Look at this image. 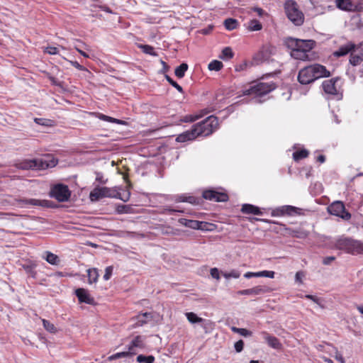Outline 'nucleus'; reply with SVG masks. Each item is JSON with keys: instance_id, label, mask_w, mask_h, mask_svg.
I'll use <instances>...</instances> for the list:
<instances>
[{"instance_id": "4c0bfd02", "label": "nucleus", "mask_w": 363, "mask_h": 363, "mask_svg": "<svg viewBox=\"0 0 363 363\" xmlns=\"http://www.w3.org/2000/svg\"><path fill=\"white\" fill-rule=\"evenodd\" d=\"M222 275L225 279H230V278L238 279L240 277V273L238 270L233 269L230 272H222Z\"/></svg>"}, {"instance_id": "aec40b11", "label": "nucleus", "mask_w": 363, "mask_h": 363, "mask_svg": "<svg viewBox=\"0 0 363 363\" xmlns=\"http://www.w3.org/2000/svg\"><path fill=\"white\" fill-rule=\"evenodd\" d=\"M197 138L196 135V132L194 131V125L191 128V130H186L183 133L179 135L176 139V140L179 143H184L189 140H192Z\"/></svg>"}, {"instance_id": "0e129e2a", "label": "nucleus", "mask_w": 363, "mask_h": 363, "mask_svg": "<svg viewBox=\"0 0 363 363\" xmlns=\"http://www.w3.org/2000/svg\"><path fill=\"white\" fill-rule=\"evenodd\" d=\"M304 276L303 273L302 272H297L295 276L296 281L301 283L302 282V277Z\"/></svg>"}, {"instance_id": "ddd939ff", "label": "nucleus", "mask_w": 363, "mask_h": 363, "mask_svg": "<svg viewBox=\"0 0 363 363\" xmlns=\"http://www.w3.org/2000/svg\"><path fill=\"white\" fill-rule=\"evenodd\" d=\"M340 81L339 77L332 78L325 80L322 84V87L325 94L330 95H337L338 90L337 83Z\"/></svg>"}, {"instance_id": "bb28decb", "label": "nucleus", "mask_w": 363, "mask_h": 363, "mask_svg": "<svg viewBox=\"0 0 363 363\" xmlns=\"http://www.w3.org/2000/svg\"><path fill=\"white\" fill-rule=\"evenodd\" d=\"M363 61V55H359L355 52L352 51L350 57V63L353 66L359 65Z\"/></svg>"}, {"instance_id": "680f3d73", "label": "nucleus", "mask_w": 363, "mask_h": 363, "mask_svg": "<svg viewBox=\"0 0 363 363\" xmlns=\"http://www.w3.org/2000/svg\"><path fill=\"white\" fill-rule=\"evenodd\" d=\"M333 260H335V257H333V256L326 257L323 259V264L325 265H328V264H330Z\"/></svg>"}, {"instance_id": "7c9ffc66", "label": "nucleus", "mask_w": 363, "mask_h": 363, "mask_svg": "<svg viewBox=\"0 0 363 363\" xmlns=\"http://www.w3.org/2000/svg\"><path fill=\"white\" fill-rule=\"evenodd\" d=\"M238 25V22L236 19L234 18H227L224 21V26L225 28L228 30H233L237 28Z\"/></svg>"}, {"instance_id": "a211bd4d", "label": "nucleus", "mask_w": 363, "mask_h": 363, "mask_svg": "<svg viewBox=\"0 0 363 363\" xmlns=\"http://www.w3.org/2000/svg\"><path fill=\"white\" fill-rule=\"evenodd\" d=\"M336 6L343 11H354L357 6L350 0H336Z\"/></svg>"}, {"instance_id": "5fc2aeb1", "label": "nucleus", "mask_w": 363, "mask_h": 363, "mask_svg": "<svg viewBox=\"0 0 363 363\" xmlns=\"http://www.w3.org/2000/svg\"><path fill=\"white\" fill-rule=\"evenodd\" d=\"M96 181L101 184H106L107 182V179H104V175L101 172H96Z\"/></svg>"}, {"instance_id": "473e14b6", "label": "nucleus", "mask_w": 363, "mask_h": 363, "mask_svg": "<svg viewBox=\"0 0 363 363\" xmlns=\"http://www.w3.org/2000/svg\"><path fill=\"white\" fill-rule=\"evenodd\" d=\"M308 155V150L303 149L301 150H298V151L294 152L293 153V158L295 161H298L300 160L307 157Z\"/></svg>"}, {"instance_id": "7ed1b4c3", "label": "nucleus", "mask_w": 363, "mask_h": 363, "mask_svg": "<svg viewBox=\"0 0 363 363\" xmlns=\"http://www.w3.org/2000/svg\"><path fill=\"white\" fill-rule=\"evenodd\" d=\"M130 194H126V197L123 198L121 196V193L117 191L115 189H111L108 187H95L89 194V198L91 201H97L102 198L108 197V198H116L121 199L123 201H128L130 198Z\"/></svg>"}, {"instance_id": "1a4fd4ad", "label": "nucleus", "mask_w": 363, "mask_h": 363, "mask_svg": "<svg viewBox=\"0 0 363 363\" xmlns=\"http://www.w3.org/2000/svg\"><path fill=\"white\" fill-rule=\"evenodd\" d=\"M50 195L59 202H65L69 199L71 191L67 185L57 184L52 187Z\"/></svg>"}, {"instance_id": "39448f33", "label": "nucleus", "mask_w": 363, "mask_h": 363, "mask_svg": "<svg viewBox=\"0 0 363 363\" xmlns=\"http://www.w3.org/2000/svg\"><path fill=\"white\" fill-rule=\"evenodd\" d=\"M286 16L295 26H301L304 22V15L294 0H287L284 4Z\"/></svg>"}, {"instance_id": "c756f323", "label": "nucleus", "mask_w": 363, "mask_h": 363, "mask_svg": "<svg viewBox=\"0 0 363 363\" xmlns=\"http://www.w3.org/2000/svg\"><path fill=\"white\" fill-rule=\"evenodd\" d=\"M234 54L233 52L232 49L230 47H226L223 49L220 55H219V58L227 60L233 58Z\"/></svg>"}, {"instance_id": "8fccbe9b", "label": "nucleus", "mask_w": 363, "mask_h": 363, "mask_svg": "<svg viewBox=\"0 0 363 363\" xmlns=\"http://www.w3.org/2000/svg\"><path fill=\"white\" fill-rule=\"evenodd\" d=\"M196 199L194 196H179V198L177 199L178 201L181 202H188L190 203H194L195 202Z\"/></svg>"}, {"instance_id": "2f4dec72", "label": "nucleus", "mask_w": 363, "mask_h": 363, "mask_svg": "<svg viewBox=\"0 0 363 363\" xmlns=\"http://www.w3.org/2000/svg\"><path fill=\"white\" fill-rule=\"evenodd\" d=\"M186 317L187 320L192 324L194 323H200L201 322H203V319L199 318L196 313L193 312L186 313Z\"/></svg>"}, {"instance_id": "423d86ee", "label": "nucleus", "mask_w": 363, "mask_h": 363, "mask_svg": "<svg viewBox=\"0 0 363 363\" xmlns=\"http://www.w3.org/2000/svg\"><path fill=\"white\" fill-rule=\"evenodd\" d=\"M275 89L273 83L259 82L250 86L249 89L243 90V95H249L254 96L256 103H260L261 101L257 98L263 96Z\"/></svg>"}, {"instance_id": "4468645a", "label": "nucleus", "mask_w": 363, "mask_h": 363, "mask_svg": "<svg viewBox=\"0 0 363 363\" xmlns=\"http://www.w3.org/2000/svg\"><path fill=\"white\" fill-rule=\"evenodd\" d=\"M271 289L267 286H256L251 289H243L238 291L237 293L239 295H247V296H257L262 295L266 293L270 292Z\"/></svg>"}, {"instance_id": "49530a36", "label": "nucleus", "mask_w": 363, "mask_h": 363, "mask_svg": "<svg viewBox=\"0 0 363 363\" xmlns=\"http://www.w3.org/2000/svg\"><path fill=\"white\" fill-rule=\"evenodd\" d=\"M113 267L112 266H108L105 269V274L104 275V279L107 281L110 279L112 273H113Z\"/></svg>"}, {"instance_id": "052dcab7", "label": "nucleus", "mask_w": 363, "mask_h": 363, "mask_svg": "<svg viewBox=\"0 0 363 363\" xmlns=\"http://www.w3.org/2000/svg\"><path fill=\"white\" fill-rule=\"evenodd\" d=\"M135 347L133 346V344L130 342V345L128 346V350L125 351L128 353V356H133L136 354Z\"/></svg>"}, {"instance_id": "bf43d9fd", "label": "nucleus", "mask_w": 363, "mask_h": 363, "mask_svg": "<svg viewBox=\"0 0 363 363\" xmlns=\"http://www.w3.org/2000/svg\"><path fill=\"white\" fill-rule=\"evenodd\" d=\"M211 275L213 278L217 280L220 279V273L217 268H212L211 269Z\"/></svg>"}, {"instance_id": "a19ab883", "label": "nucleus", "mask_w": 363, "mask_h": 363, "mask_svg": "<svg viewBox=\"0 0 363 363\" xmlns=\"http://www.w3.org/2000/svg\"><path fill=\"white\" fill-rule=\"evenodd\" d=\"M131 343L133 344V347H140L143 348L144 347V343H143V339L141 336L138 335L136 336L132 341Z\"/></svg>"}, {"instance_id": "b1692460", "label": "nucleus", "mask_w": 363, "mask_h": 363, "mask_svg": "<svg viewBox=\"0 0 363 363\" xmlns=\"http://www.w3.org/2000/svg\"><path fill=\"white\" fill-rule=\"evenodd\" d=\"M241 211L246 214H253L259 216L262 214L260 209L252 204L245 203L243 204L241 208Z\"/></svg>"}, {"instance_id": "9d476101", "label": "nucleus", "mask_w": 363, "mask_h": 363, "mask_svg": "<svg viewBox=\"0 0 363 363\" xmlns=\"http://www.w3.org/2000/svg\"><path fill=\"white\" fill-rule=\"evenodd\" d=\"M328 212L345 220H349L352 217L351 213L346 211L344 203L340 201H336L330 204Z\"/></svg>"}, {"instance_id": "20e7f679", "label": "nucleus", "mask_w": 363, "mask_h": 363, "mask_svg": "<svg viewBox=\"0 0 363 363\" xmlns=\"http://www.w3.org/2000/svg\"><path fill=\"white\" fill-rule=\"evenodd\" d=\"M218 118L210 116L201 122L194 125V131L197 137L208 136L218 128Z\"/></svg>"}, {"instance_id": "e433bc0d", "label": "nucleus", "mask_w": 363, "mask_h": 363, "mask_svg": "<svg viewBox=\"0 0 363 363\" xmlns=\"http://www.w3.org/2000/svg\"><path fill=\"white\" fill-rule=\"evenodd\" d=\"M43 326L45 328V329L51 333H56L57 330L56 328V327L52 324L51 323L50 321L47 320H45L43 319Z\"/></svg>"}, {"instance_id": "69168bd1", "label": "nucleus", "mask_w": 363, "mask_h": 363, "mask_svg": "<svg viewBox=\"0 0 363 363\" xmlns=\"http://www.w3.org/2000/svg\"><path fill=\"white\" fill-rule=\"evenodd\" d=\"M213 28V26L210 25L207 28L201 30V33H202L203 35H207L211 32Z\"/></svg>"}, {"instance_id": "a18cd8bd", "label": "nucleus", "mask_w": 363, "mask_h": 363, "mask_svg": "<svg viewBox=\"0 0 363 363\" xmlns=\"http://www.w3.org/2000/svg\"><path fill=\"white\" fill-rule=\"evenodd\" d=\"M201 327L205 330V333H207L209 332V330L212 329V323L210 320H206L203 319V322H201Z\"/></svg>"}, {"instance_id": "c9c22d12", "label": "nucleus", "mask_w": 363, "mask_h": 363, "mask_svg": "<svg viewBox=\"0 0 363 363\" xmlns=\"http://www.w3.org/2000/svg\"><path fill=\"white\" fill-rule=\"evenodd\" d=\"M23 268L26 271V274H28L29 276H30L33 278L35 277L36 274H37L35 270V264H32L23 265Z\"/></svg>"}, {"instance_id": "72a5a7b5", "label": "nucleus", "mask_w": 363, "mask_h": 363, "mask_svg": "<svg viewBox=\"0 0 363 363\" xmlns=\"http://www.w3.org/2000/svg\"><path fill=\"white\" fill-rule=\"evenodd\" d=\"M155 357L152 355L145 356L143 354H139L137 357V362L139 363H153Z\"/></svg>"}, {"instance_id": "f257e3e1", "label": "nucleus", "mask_w": 363, "mask_h": 363, "mask_svg": "<svg viewBox=\"0 0 363 363\" xmlns=\"http://www.w3.org/2000/svg\"><path fill=\"white\" fill-rule=\"evenodd\" d=\"M330 72L325 66L313 64L301 69L298 75V80L301 84H308L315 80L330 76Z\"/></svg>"}, {"instance_id": "dca6fc26", "label": "nucleus", "mask_w": 363, "mask_h": 363, "mask_svg": "<svg viewBox=\"0 0 363 363\" xmlns=\"http://www.w3.org/2000/svg\"><path fill=\"white\" fill-rule=\"evenodd\" d=\"M261 335L269 347L277 350L281 349V344L275 336L271 335L267 332H262Z\"/></svg>"}, {"instance_id": "603ef678", "label": "nucleus", "mask_w": 363, "mask_h": 363, "mask_svg": "<svg viewBox=\"0 0 363 363\" xmlns=\"http://www.w3.org/2000/svg\"><path fill=\"white\" fill-rule=\"evenodd\" d=\"M234 347H235V350H236L237 352H240L243 350V347H244L243 340H240L237 341L235 343Z\"/></svg>"}, {"instance_id": "338daca9", "label": "nucleus", "mask_w": 363, "mask_h": 363, "mask_svg": "<svg viewBox=\"0 0 363 363\" xmlns=\"http://www.w3.org/2000/svg\"><path fill=\"white\" fill-rule=\"evenodd\" d=\"M176 212H182V211H177V210H175V209H172V208H167L164 209V213H167V214H169V215H173Z\"/></svg>"}, {"instance_id": "f03ea898", "label": "nucleus", "mask_w": 363, "mask_h": 363, "mask_svg": "<svg viewBox=\"0 0 363 363\" xmlns=\"http://www.w3.org/2000/svg\"><path fill=\"white\" fill-rule=\"evenodd\" d=\"M57 161L52 160L50 163L43 159H24L16 162L14 166L22 170H42L48 167H55Z\"/></svg>"}, {"instance_id": "4d7b16f0", "label": "nucleus", "mask_w": 363, "mask_h": 363, "mask_svg": "<svg viewBox=\"0 0 363 363\" xmlns=\"http://www.w3.org/2000/svg\"><path fill=\"white\" fill-rule=\"evenodd\" d=\"M238 334L243 337H250L252 335V333L245 328H240Z\"/></svg>"}, {"instance_id": "37998d69", "label": "nucleus", "mask_w": 363, "mask_h": 363, "mask_svg": "<svg viewBox=\"0 0 363 363\" xmlns=\"http://www.w3.org/2000/svg\"><path fill=\"white\" fill-rule=\"evenodd\" d=\"M128 357V353L126 352H121L116 353L110 357H108V359L109 361H113L116 359L122 358V357Z\"/></svg>"}, {"instance_id": "774afa93", "label": "nucleus", "mask_w": 363, "mask_h": 363, "mask_svg": "<svg viewBox=\"0 0 363 363\" xmlns=\"http://www.w3.org/2000/svg\"><path fill=\"white\" fill-rule=\"evenodd\" d=\"M244 277L247 278V279H250V278H252V277H257V272H246L244 274Z\"/></svg>"}, {"instance_id": "58836bf2", "label": "nucleus", "mask_w": 363, "mask_h": 363, "mask_svg": "<svg viewBox=\"0 0 363 363\" xmlns=\"http://www.w3.org/2000/svg\"><path fill=\"white\" fill-rule=\"evenodd\" d=\"M143 52L152 56H157V54L155 52L154 48L148 45H142L140 46Z\"/></svg>"}, {"instance_id": "393cba45", "label": "nucleus", "mask_w": 363, "mask_h": 363, "mask_svg": "<svg viewBox=\"0 0 363 363\" xmlns=\"http://www.w3.org/2000/svg\"><path fill=\"white\" fill-rule=\"evenodd\" d=\"M49 264L52 265H58L60 262V259L57 255L46 251L45 255L43 257Z\"/></svg>"}, {"instance_id": "a878e982", "label": "nucleus", "mask_w": 363, "mask_h": 363, "mask_svg": "<svg viewBox=\"0 0 363 363\" xmlns=\"http://www.w3.org/2000/svg\"><path fill=\"white\" fill-rule=\"evenodd\" d=\"M246 27L250 31H258L262 30V25L258 20L252 19L247 22Z\"/></svg>"}, {"instance_id": "cd10ccee", "label": "nucleus", "mask_w": 363, "mask_h": 363, "mask_svg": "<svg viewBox=\"0 0 363 363\" xmlns=\"http://www.w3.org/2000/svg\"><path fill=\"white\" fill-rule=\"evenodd\" d=\"M88 280L89 284L95 283L99 278V272L96 268L89 269L87 270Z\"/></svg>"}, {"instance_id": "5701e85b", "label": "nucleus", "mask_w": 363, "mask_h": 363, "mask_svg": "<svg viewBox=\"0 0 363 363\" xmlns=\"http://www.w3.org/2000/svg\"><path fill=\"white\" fill-rule=\"evenodd\" d=\"M305 40H306L288 38L285 40V45L291 51H294L298 48H301V45H302Z\"/></svg>"}, {"instance_id": "c03bdc74", "label": "nucleus", "mask_w": 363, "mask_h": 363, "mask_svg": "<svg viewBox=\"0 0 363 363\" xmlns=\"http://www.w3.org/2000/svg\"><path fill=\"white\" fill-rule=\"evenodd\" d=\"M34 121L37 124L41 125H43V126H49V125H50V123H51L50 120L45 119V118H35L34 119Z\"/></svg>"}, {"instance_id": "6ab92c4d", "label": "nucleus", "mask_w": 363, "mask_h": 363, "mask_svg": "<svg viewBox=\"0 0 363 363\" xmlns=\"http://www.w3.org/2000/svg\"><path fill=\"white\" fill-rule=\"evenodd\" d=\"M153 318L151 313L145 312L138 315L135 317V323H134L135 327H140L147 324Z\"/></svg>"}, {"instance_id": "6e6552de", "label": "nucleus", "mask_w": 363, "mask_h": 363, "mask_svg": "<svg viewBox=\"0 0 363 363\" xmlns=\"http://www.w3.org/2000/svg\"><path fill=\"white\" fill-rule=\"evenodd\" d=\"M315 45V41L313 40H306L302 45H301V48H298L294 51H291V56L296 59L300 60H309V52H311V50L313 48Z\"/></svg>"}, {"instance_id": "f704fd0d", "label": "nucleus", "mask_w": 363, "mask_h": 363, "mask_svg": "<svg viewBox=\"0 0 363 363\" xmlns=\"http://www.w3.org/2000/svg\"><path fill=\"white\" fill-rule=\"evenodd\" d=\"M223 65L220 61L214 60L208 64V69L210 70L219 71L222 69Z\"/></svg>"}, {"instance_id": "2eb2a0df", "label": "nucleus", "mask_w": 363, "mask_h": 363, "mask_svg": "<svg viewBox=\"0 0 363 363\" xmlns=\"http://www.w3.org/2000/svg\"><path fill=\"white\" fill-rule=\"evenodd\" d=\"M75 294L81 303H85L90 305H93L95 303L94 298L91 296L87 290L83 288L77 289L75 291Z\"/></svg>"}, {"instance_id": "79ce46f5", "label": "nucleus", "mask_w": 363, "mask_h": 363, "mask_svg": "<svg viewBox=\"0 0 363 363\" xmlns=\"http://www.w3.org/2000/svg\"><path fill=\"white\" fill-rule=\"evenodd\" d=\"M274 275L275 272L273 271L264 270L257 272V277H268L273 279L274 277Z\"/></svg>"}, {"instance_id": "de8ad7c7", "label": "nucleus", "mask_w": 363, "mask_h": 363, "mask_svg": "<svg viewBox=\"0 0 363 363\" xmlns=\"http://www.w3.org/2000/svg\"><path fill=\"white\" fill-rule=\"evenodd\" d=\"M305 297L308 299L313 301L314 303H317L321 308H324V306L321 304V299L320 298H318L313 295L310 294L306 295Z\"/></svg>"}, {"instance_id": "864d4df0", "label": "nucleus", "mask_w": 363, "mask_h": 363, "mask_svg": "<svg viewBox=\"0 0 363 363\" xmlns=\"http://www.w3.org/2000/svg\"><path fill=\"white\" fill-rule=\"evenodd\" d=\"M353 51L355 52L357 54H359V55H363V41L358 45H355V47L353 49Z\"/></svg>"}, {"instance_id": "3c124183", "label": "nucleus", "mask_w": 363, "mask_h": 363, "mask_svg": "<svg viewBox=\"0 0 363 363\" xmlns=\"http://www.w3.org/2000/svg\"><path fill=\"white\" fill-rule=\"evenodd\" d=\"M203 116V115L201 116H192V115H189V116H186L184 117V119L182 120L184 122H194L196 120L199 119L200 117Z\"/></svg>"}, {"instance_id": "c85d7f7f", "label": "nucleus", "mask_w": 363, "mask_h": 363, "mask_svg": "<svg viewBox=\"0 0 363 363\" xmlns=\"http://www.w3.org/2000/svg\"><path fill=\"white\" fill-rule=\"evenodd\" d=\"M188 65L186 63H182L179 66H178L175 70L174 74L178 78H182L185 75V72L188 69Z\"/></svg>"}, {"instance_id": "f3484780", "label": "nucleus", "mask_w": 363, "mask_h": 363, "mask_svg": "<svg viewBox=\"0 0 363 363\" xmlns=\"http://www.w3.org/2000/svg\"><path fill=\"white\" fill-rule=\"evenodd\" d=\"M355 47V44L352 42H348L347 44L340 46L338 50L334 52V55L335 57H342L348 53H351L353 51V49Z\"/></svg>"}, {"instance_id": "13d9d810", "label": "nucleus", "mask_w": 363, "mask_h": 363, "mask_svg": "<svg viewBox=\"0 0 363 363\" xmlns=\"http://www.w3.org/2000/svg\"><path fill=\"white\" fill-rule=\"evenodd\" d=\"M130 207L128 206L121 205L118 207L117 211L119 213H127Z\"/></svg>"}, {"instance_id": "6e6d98bb", "label": "nucleus", "mask_w": 363, "mask_h": 363, "mask_svg": "<svg viewBox=\"0 0 363 363\" xmlns=\"http://www.w3.org/2000/svg\"><path fill=\"white\" fill-rule=\"evenodd\" d=\"M97 117L101 120V121H107V122H111L112 123V120H113V118L111 117V116H108L106 115H104L103 113H97Z\"/></svg>"}, {"instance_id": "4be33fe9", "label": "nucleus", "mask_w": 363, "mask_h": 363, "mask_svg": "<svg viewBox=\"0 0 363 363\" xmlns=\"http://www.w3.org/2000/svg\"><path fill=\"white\" fill-rule=\"evenodd\" d=\"M277 211L281 215L286 214L292 216L294 214H301L302 209L293 206H284L278 208Z\"/></svg>"}, {"instance_id": "9b49d317", "label": "nucleus", "mask_w": 363, "mask_h": 363, "mask_svg": "<svg viewBox=\"0 0 363 363\" xmlns=\"http://www.w3.org/2000/svg\"><path fill=\"white\" fill-rule=\"evenodd\" d=\"M16 203L20 207H28L30 206H42L46 208H55L56 205L51 201L39 200L35 199H18L16 200Z\"/></svg>"}, {"instance_id": "09e8293b", "label": "nucleus", "mask_w": 363, "mask_h": 363, "mask_svg": "<svg viewBox=\"0 0 363 363\" xmlns=\"http://www.w3.org/2000/svg\"><path fill=\"white\" fill-rule=\"evenodd\" d=\"M44 52L50 55H56L59 50L56 47L48 46L44 48Z\"/></svg>"}, {"instance_id": "f8f14e48", "label": "nucleus", "mask_w": 363, "mask_h": 363, "mask_svg": "<svg viewBox=\"0 0 363 363\" xmlns=\"http://www.w3.org/2000/svg\"><path fill=\"white\" fill-rule=\"evenodd\" d=\"M203 197L209 201H213L217 202L226 201L228 199V196L226 194L218 192L214 190H206L203 192Z\"/></svg>"}, {"instance_id": "412c9836", "label": "nucleus", "mask_w": 363, "mask_h": 363, "mask_svg": "<svg viewBox=\"0 0 363 363\" xmlns=\"http://www.w3.org/2000/svg\"><path fill=\"white\" fill-rule=\"evenodd\" d=\"M179 223L184 225L186 227L192 228V229H203V222H200L194 220H189L186 218H180L179 219Z\"/></svg>"}, {"instance_id": "e2e57ef3", "label": "nucleus", "mask_w": 363, "mask_h": 363, "mask_svg": "<svg viewBox=\"0 0 363 363\" xmlns=\"http://www.w3.org/2000/svg\"><path fill=\"white\" fill-rule=\"evenodd\" d=\"M335 358L336 360H337L338 362H340V363H345V360L344 359V357H342V355L338 352H335Z\"/></svg>"}, {"instance_id": "0eeeda50", "label": "nucleus", "mask_w": 363, "mask_h": 363, "mask_svg": "<svg viewBox=\"0 0 363 363\" xmlns=\"http://www.w3.org/2000/svg\"><path fill=\"white\" fill-rule=\"evenodd\" d=\"M336 245L340 250H345L352 255L363 253V242L359 240L345 238L339 239Z\"/></svg>"}, {"instance_id": "ea45409f", "label": "nucleus", "mask_w": 363, "mask_h": 363, "mask_svg": "<svg viewBox=\"0 0 363 363\" xmlns=\"http://www.w3.org/2000/svg\"><path fill=\"white\" fill-rule=\"evenodd\" d=\"M165 79L172 86H174L178 91L180 93H183L184 90L183 88L177 84L174 80L172 79L169 75H165Z\"/></svg>"}]
</instances>
